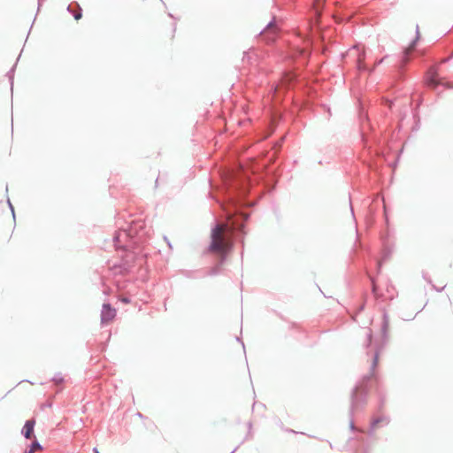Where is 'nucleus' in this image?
<instances>
[{
  "mask_svg": "<svg viewBox=\"0 0 453 453\" xmlns=\"http://www.w3.org/2000/svg\"><path fill=\"white\" fill-rule=\"evenodd\" d=\"M215 273H216V270H212L211 274H215Z\"/></svg>",
  "mask_w": 453,
  "mask_h": 453,
  "instance_id": "5701e85b",
  "label": "nucleus"
},
{
  "mask_svg": "<svg viewBox=\"0 0 453 453\" xmlns=\"http://www.w3.org/2000/svg\"><path fill=\"white\" fill-rule=\"evenodd\" d=\"M93 453H99L98 449L96 448L93 449Z\"/></svg>",
  "mask_w": 453,
  "mask_h": 453,
  "instance_id": "412c9836",
  "label": "nucleus"
},
{
  "mask_svg": "<svg viewBox=\"0 0 453 453\" xmlns=\"http://www.w3.org/2000/svg\"><path fill=\"white\" fill-rule=\"evenodd\" d=\"M116 316V310L110 303H104L101 311V323L103 325L111 322Z\"/></svg>",
  "mask_w": 453,
  "mask_h": 453,
  "instance_id": "423d86ee",
  "label": "nucleus"
},
{
  "mask_svg": "<svg viewBox=\"0 0 453 453\" xmlns=\"http://www.w3.org/2000/svg\"><path fill=\"white\" fill-rule=\"evenodd\" d=\"M9 205H10V208H11L12 211L13 212V207H12V203L10 202H9Z\"/></svg>",
  "mask_w": 453,
  "mask_h": 453,
  "instance_id": "4be33fe9",
  "label": "nucleus"
},
{
  "mask_svg": "<svg viewBox=\"0 0 453 453\" xmlns=\"http://www.w3.org/2000/svg\"><path fill=\"white\" fill-rule=\"evenodd\" d=\"M419 27L417 25L416 27V37L415 39L412 41V42L411 43L410 47L405 49L403 50V64H406L409 60V55L411 53V51L414 50L415 46H416V43L418 41L419 39Z\"/></svg>",
  "mask_w": 453,
  "mask_h": 453,
  "instance_id": "0eeeda50",
  "label": "nucleus"
},
{
  "mask_svg": "<svg viewBox=\"0 0 453 453\" xmlns=\"http://www.w3.org/2000/svg\"><path fill=\"white\" fill-rule=\"evenodd\" d=\"M380 423H383V424H388V420L386 417H380V418H374L372 421V424H371V429L372 430H374L379 424Z\"/></svg>",
  "mask_w": 453,
  "mask_h": 453,
  "instance_id": "9d476101",
  "label": "nucleus"
},
{
  "mask_svg": "<svg viewBox=\"0 0 453 453\" xmlns=\"http://www.w3.org/2000/svg\"><path fill=\"white\" fill-rule=\"evenodd\" d=\"M73 17L75 19H80L81 18V10L73 14Z\"/></svg>",
  "mask_w": 453,
  "mask_h": 453,
  "instance_id": "2eb2a0df",
  "label": "nucleus"
},
{
  "mask_svg": "<svg viewBox=\"0 0 453 453\" xmlns=\"http://www.w3.org/2000/svg\"><path fill=\"white\" fill-rule=\"evenodd\" d=\"M372 375V374L364 377L363 380L353 388L350 405L351 414L357 411L359 408H362L365 403L367 390L365 384L370 380Z\"/></svg>",
  "mask_w": 453,
  "mask_h": 453,
  "instance_id": "20e7f679",
  "label": "nucleus"
},
{
  "mask_svg": "<svg viewBox=\"0 0 453 453\" xmlns=\"http://www.w3.org/2000/svg\"><path fill=\"white\" fill-rule=\"evenodd\" d=\"M42 449V446L41 444L38 442V441H34L31 446H30V449H32L34 452L35 449Z\"/></svg>",
  "mask_w": 453,
  "mask_h": 453,
  "instance_id": "ddd939ff",
  "label": "nucleus"
},
{
  "mask_svg": "<svg viewBox=\"0 0 453 453\" xmlns=\"http://www.w3.org/2000/svg\"><path fill=\"white\" fill-rule=\"evenodd\" d=\"M143 227V224L140 221L133 220L127 229H119L116 232L113 237V242L117 250L123 249L127 250L131 247L129 242L132 239L137 237L141 239L142 237V230Z\"/></svg>",
  "mask_w": 453,
  "mask_h": 453,
  "instance_id": "f257e3e1",
  "label": "nucleus"
},
{
  "mask_svg": "<svg viewBox=\"0 0 453 453\" xmlns=\"http://www.w3.org/2000/svg\"><path fill=\"white\" fill-rule=\"evenodd\" d=\"M224 231L225 226L219 224L215 225L211 229L210 251L225 253L231 249V243L225 239Z\"/></svg>",
  "mask_w": 453,
  "mask_h": 453,
  "instance_id": "7ed1b4c3",
  "label": "nucleus"
},
{
  "mask_svg": "<svg viewBox=\"0 0 453 453\" xmlns=\"http://www.w3.org/2000/svg\"><path fill=\"white\" fill-rule=\"evenodd\" d=\"M426 84L434 88H435L440 84L438 73L436 69L433 68L428 72L426 77Z\"/></svg>",
  "mask_w": 453,
  "mask_h": 453,
  "instance_id": "6e6552de",
  "label": "nucleus"
},
{
  "mask_svg": "<svg viewBox=\"0 0 453 453\" xmlns=\"http://www.w3.org/2000/svg\"><path fill=\"white\" fill-rule=\"evenodd\" d=\"M42 1L43 0H38V8H40V6L42 5Z\"/></svg>",
  "mask_w": 453,
  "mask_h": 453,
  "instance_id": "aec40b11",
  "label": "nucleus"
},
{
  "mask_svg": "<svg viewBox=\"0 0 453 453\" xmlns=\"http://www.w3.org/2000/svg\"><path fill=\"white\" fill-rule=\"evenodd\" d=\"M35 425V421L34 419H29V420L26 421V423L22 428V431H21V434H23V436L26 439L31 438V435L34 432Z\"/></svg>",
  "mask_w": 453,
  "mask_h": 453,
  "instance_id": "1a4fd4ad",
  "label": "nucleus"
},
{
  "mask_svg": "<svg viewBox=\"0 0 453 453\" xmlns=\"http://www.w3.org/2000/svg\"><path fill=\"white\" fill-rule=\"evenodd\" d=\"M279 26L276 23L275 18H273L266 27L260 31V35L266 42V43L273 42L279 35Z\"/></svg>",
  "mask_w": 453,
  "mask_h": 453,
  "instance_id": "39448f33",
  "label": "nucleus"
},
{
  "mask_svg": "<svg viewBox=\"0 0 453 453\" xmlns=\"http://www.w3.org/2000/svg\"><path fill=\"white\" fill-rule=\"evenodd\" d=\"M24 453H34V451L32 449H27V450H25Z\"/></svg>",
  "mask_w": 453,
  "mask_h": 453,
  "instance_id": "6ab92c4d",
  "label": "nucleus"
},
{
  "mask_svg": "<svg viewBox=\"0 0 453 453\" xmlns=\"http://www.w3.org/2000/svg\"><path fill=\"white\" fill-rule=\"evenodd\" d=\"M52 380L56 384H61L64 381V377L62 376L61 373H58L53 377Z\"/></svg>",
  "mask_w": 453,
  "mask_h": 453,
  "instance_id": "9b49d317",
  "label": "nucleus"
},
{
  "mask_svg": "<svg viewBox=\"0 0 453 453\" xmlns=\"http://www.w3.org/2000/svg\"><path fill=\"white\" fill-rule=\"evenodd\" d=\"M349 207H350L351 214H352V216H354V211H353V208H352L351 202H349Z\"/></svg>",
  "mask_w": 453,
  "mask_h": 453,
  "instance_id": "f3484780",
  "label": "nucleus"
},
{
  "mask_svg": "<svg viewBox=\"0 0 453 453\" xmlns=\"http://www.w3.org/2000/svg\"><path fill=\"white\" fill-rule=\"evenodd\" d=\"M122 302H124V303H129V299H128V298H123V299H122Z\"/></svg>",
  "mask_w": 453,
  "mask_h": 453,
  "instance_id": "a211bd4d",
  "label": "nucleus"
},
{
  "mask_svg": "<svg viewBox=\"0 0 453 453\" xmlns=\"http://www.w3.org/2000/svg\"><path fill=\"white\" fill-rule=\"evenodd\" d=\"M349 426H350L351 430H355V426H354L353 420L350 421Z\"/></svg>",
  "mask_w": 453,
  "mask_h": 453,
  "instance_id": "dca6fc26",
  "label": "nucleus"
},
{
  "mask_svg": "<svg viewBox=\"0 0 453 453\" xmlns=\"http://www.w3.org/2000/svg\"><path fill=\"white\" fill-rule=\"evenodd\" d=\"M362 61H363V60H362L361 57L359 56V57H358V64H357V67H358V69H359L360 71H365V65L363 64V62H362Z\"/></svg>",
  "mask_w": 453,
  "mask_h": 453,
  "instance_id": "4468645a",
  "label": "nucleus"
},
{
  "mask_svg": "<svg viewBox=\"0 0 453 453\" xmlns=\"http://www.w3.org/2000/svg\"><path fill=\"white\" fill-rule=\"evenodd\" d=\"M130 267H131L130 265H128L127 263H123L122 265H119V268H120L119 272L121 273H127L130 270Z\"/></svg>",
  "mask_w": 453,
  "mask_h": 453,
  "instance_id": "f8f14e48",
  "label": "nucleus"
},
{
  "mask_svg": "<svg viewBox=\"0 0 453 453\" xmlns=\"http://www.w3.org/2000/svg\"><path fill=\"white\" fill-rule=\"evenodd\" d=\"M389 326V319L387 314V312H383L382 317V324H381V334H382V343L381 345H378L377 343H372V334L370 329H368L366 333V341H365V346L367 348H372L374 350L373 356H372V363L371 366L372 372L374 371L375 367L378 365V359H379V354L380 350L383 348V345L386 343V341L388 339V331Z\"/></svg>",
  "mask_w": 453,
  "mask_h": 453,
  "instance_id": "f03ea898",
  "label": "nucleus"
}]
</instances>
